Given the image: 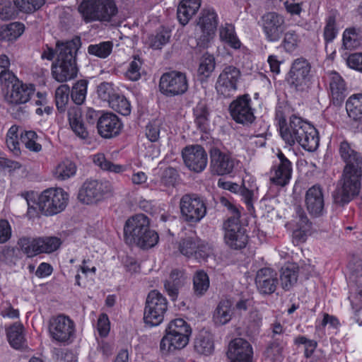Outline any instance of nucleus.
I'll list each match as a JSON object with an SVG mask.
<instances>
[{
  "label": "nucleus",
  "mask_w": 362,
  "mask_h": 362,
  "mask_svg": "<svg viewBox=\"0 0 362 362\" xmlns=\"http://www.w3.org/2000/svg\"><path fill=\"white\" fill-rule=\"evenodd\" d=\"M275 120L280 135L289 146L298 144L304 150L313 152L319 146L317 130L302 117L292 114L288 105H279L276 109Z\"/></svg>",
  "instance_id": "1"
},
{
  "label": "nucleus",
  "mask_w": 362,
  "mask_h": 362,
  "mask_svg": "<svg viewBox=\"0 0 362 362\" xmlns=\"http://www.w3.org/2000/svg\"><path fill=\"white\" fill-rule=\"evenodd\" d=\"M339 153L346 163L337 187L332 193L334 204L344 206L359 193L362 177V155L347 141L339 144Z\"/></svg>",
  "instance_id": "2"
},
{
  "label": "nucleus",
  "mask_w": 362,
  "mask_h": 362,
  "mask_svg": "<svg viewBox=\"0 0 362 362\" xmlns=\"http://www.w3.org/2000/svg\"><path fill=\"white\" fill-rule=\"evenodd\" d=\"M339 153L346 163L337 187L332 193L334 204L344 206L359 193L362 177V155L347 141L339 144Z\"/></svg>",
  "instance_id": "3"
},
{
  "label": "nucleus",
  "mask_w": 362,
  "mask_h": 362,
  "mask_svg": "<svg viewBox=\"0 0 362 362\" xmlns=\"http://www.w3.org/2000/svg\"><path fill=\"white\" fill-rule=\"evenodd\" d=\"M79 46V39L65 42H57V58L52 65V74L58 82H66L77 76L78 68L76 63V55Z\"/></svg>",
  "instance_id": "4"
},
{
  "label": "nucleus",
  "mask_w": 362,
  "mask_h": 362,
  "mask_svg": "<svg viewBox=\"0 0 362 362\" xmlns=\"http://www.w3.org/2000/svg\"><path fill=\"white\" fill-rule=\"evenodd\" d=\"M22 197L27 203L28 214L30 215L35 211V204L45 216L57 214L66 208L69 200V194L62 188H49L44 190L38 197L37 203L33 192H24Z\"/></svg>",
  "instance_id": "5"
},
{
  "label": "nucleus",
  "mask_w": 362,
  "mask_h": 362,
  "mask_svg": "<svg viewBox=\"0 0 362 362\" xmlns=\"http://www.w3.org/2000/svg\"><path fill=\"white\" fill-rule=\"evenodd\" d=\"M78 11L86 23H108L117 16L118 8L114 0H83Z\"/></svg>",
  "instance_id": "6"
},
{
  "label": "nucleus",
  "mask_w": 362,
  "mask_h": 362,
  "mask_svg": "<svg viewBox=\"0 0 362 362\" xmlns=\"http://www.w3.org/2000/svg\"><path fill=\"white\" fill-rule=\"evenodd\" d=\"M2 84L8 89L6 95V100L11 105H21L28 103L35 93V87L32 84L24 83L12 72L4 74Z\"/></svg>",
  "instance_id": "7"
},
{
  "label": "nucleus",
  "mask_w": 362,
  "mask_h": 362,
  "mask_svg": "<svg viewBox=\"0 0 362 362\" xmlns=\"http://www.w3.org/2000/svg\"><path fill=\"white\" fill-rule=\"evenodd\" d=\"M229 209L232 216L224 223V240L226 244L231 249L240 250L244 248L248 241L246 229L240 223V211L235 206L230 204Z\"/></svg>",
  "instance_id": "8"
},
{
  "label": "nucleus",
  "mask_w": 362,
  "mask_h": 362,
  "mask_svg": "<svg viewBox=\"0 0 362 362\" xmlns=\"http://www.w3.org/2000/svg\"><path fill=\"white\" fill-rule=\"evenodd\" d=\"M168 310L166 298L156 290L150 291L146 300L144 312V322L150 327L159 325Z\"/></svg>",
  "instance_id": "9"
},
{
  "label": "nucleus",
  "mask_w": 362,
  "mask_h": 362,
  "mask_svg": "<svg viewBox=\"0 0 362 362\" xmlns=\"http://www.w3.org/2000/svg\"><path fill=\"white\" fill-rule=\"evenodd\" d=\"M113 191L112 185L109 181L90 180H86L80 188L78 198L84 204H94L112 195Z\"/></svg>",
  "instance_id": "10"
},
{
  "label": "nucleus",
  "mask_w": 362,
  "mask_h": 362,
  "mask_svg": "<svg viewBox=\"0 0 362 362\" xmlns=\"http://www.w3.org/2000/svg\"><path fill=\"white\" fill-rule=\"evenodd\" d=\"M182 218L188 223L199 222L206 214L204 199L197 194H185L180 200Z\"/></svg>",
  "instance_id": "11"
},
{
  "label": "nucleus",
  "mask_w": 362,
  "mask_h": 362,
  "mask_svg": "<svg viewBox=\"0 0 362 362\" xmlns=\"http://www.w3.org/2000/svg\"><path fill=\"white\" fill-rule=\"evenodd\" d=\"M265 39L268 42H278L286 29L285 17L275 11L264 13L259 21Z\"/></svg>",
  "instance_id": "12"
},
{
  "label": "nucleus",
  "mask_w": 362,
  "mask_h": 362,
  "mask_svg": "<svg viewBox=\"0 0 362 362\" xmlns=\"http://www.w3.org/2000/svg\"><path fill=\"white\" fill-rule=\"evenodd\" d=\"M218 25V16L213 8L202 11L197 24V45L205 47L213 39Z\"/></svg>",
  "instance_id": "13"
},
{
  "label": "nucleus",
  "mask_w": 362,
  "mask_h": 362,
  "mask_svg": "<svg viewBox=\"0 0 362 362\" xmlns=\"http://www.w3.org/2000/svg\"><path fill=\"white\" fill-rule=\"evenodd\" d=\"M49 332L54 341L64 344H69L74 337L75 324L69 317L58 315L49 320Z\"/></svg>",
  "instance_id": "14"
},
{
  "label": "nucleus",
  "mask_w": 362,
  "mask_h": 362,
  "mask_svg": "<svg viewBox=\"0 0 362 362\" xmlns=\"http://www.w3.org/2000/svg\"><path fill=\"white\" fill-rule=\"evenodd\" d=\"M312 66L310 63L303 57L295 59L289 71L291 86L298 91L308 89L312 78Z\"/></svg>",
  "instance_id": "15"
},
{
  "label": "nucleus",
  "mask_w": 362,
  "mask_h": 362,
  "mask_svg": "<svg viewBox=\"0 0 362 362\" xmlns=\"http://www.w3.org/2000/svg\"><path fill=\"white\" fill-rule=\"evenodd\" d=\"M159 88L166 96L182 95L188 89V83L185 74L180 71L165 73L160 79Z\"/></svg>",
  "instance_id": "16"
},
{
  "label": "nucleus",
  "mask_w": 362,
  "mask_h": 362,
  "mask_svg": "<svg viewBox=\"0 0 362 362\" xmlns=\"http://www.w3.org/2000/svg\"><path fill=\"white\" fill-rule=\"evenodd\" d=\"M251 103L250 96L244 95L239 96L230 104V115L235 122L248 125L255 121V116Z\"/></svg>",
  "instance_id": "17"
},
{
  "label": "nucleus",
  "mask_w": 362,
  "mask_h": 362,
  "mask_svg": "<svg viewBox=\"0 0 362 362\" xmlns=\"http://www.w3.org/2000/svg\"><path fill=\"white\" fill-rule=\"evenodd\" d=\"M185 165L194 173H201L206 167L208 156L204 148L198 144L185 146L182 151Z\"/></svg>",
  "instance_id": "18"
},
{
  "label": "nucleus",
  "mask_w": 362,
  "mask_h": 362,
  "mask_svg": "<svg viewBox=\"0 0 362 362\" xmlns=\"http://www.w3.org/2000/svg\"><path fill=\"white\" fill-rule=\"evenodd\" d=\"M241 74L238 69L233 66L224 68L220 74L216 83V90L218 94L224 98L230 97L237 90V83Z\"/></svg>",
  "instance_id": "19"
},
{
  "label": "nucleus",
  "mask_w": 362,
  "mask_h": 362,
  "mask_svg": "<svg viewBox=\"0 0 362 362\" xmlns=\"http://www.w3.org/2000/svg\"><path fill=\"white\" fill-rule=\"evenodd\" d=\"M210 157L211 168L214 174L223 175L233 172L236 161L230 154L222 152L216 147H212Z\"/></svg>",
  "instance_id": "20"
},
{
  "label": "nucleus",
  "mask_w": 362,
  "mask_h": 362,
  "mask_svg": "<svg viewBox=\"0 0 362 362\" xmlns=\"http://www.w3.org/2000/svg\"><path fill=\"white\" fill-rule=\"evenodd\" d=\"M276 156L279 163L273 167L270 180L276 185L284 187L288 184L291 178L292 163L281 151H278Z\"/></svg>",
  "instance_id": "21"
},
{
  "label": "nucleus",
  "mask_w": 362,
  "mask_h": 362,
  "mask_svg": "<svg viewBox=\"0 0 362 362\" xmlns=\"http://www.w3.org/2000/svg\"><path fill=\"white\" fill-rule=\"evenodd\" d=\"M123 124L119 118L112 112L102 114L98 118L97 128L98 134L105 139L119 135Z\"/></svg>",
  "instance_id": "22"
},
{
  "label": "nucleus",
  "mask_w": 362,
  "mask_h": 362,
  "mask_svg": "<svg viewBox=\"0 0 362 362\" xmlns=\"http://www.w3.org/2000/svg\"><path fill=\"white\" fill-rule=\"evenodd\" d=\"M149 219L143 214H139L129 218L125 223L124 234L126 243L132 245V242L140 235L144 231L149 229Z\"/></svg>",
  "instance_id": "23"
},
{
  "label": "nucleus",
  "mask_w": 362,
  "mask_h": 362,
  "mask_svg": "<svg viewBox=\"0 0 362 362\" xmlns=\"http://www.w3.org/2000/svg\"><path fill=\"white\" fill-rule=\"evenodd\" d=\"M305 204L308 211L313 216L319 217L325 212L323 189L320 185L308 188L305 196Z\"/></svg>",
  "instance_id": "24"
},
{
  "label": "nucleus",
  "mask_w": 362,
  "mask_h": 362,
  "mask_svg": "<svg viewBox=\"0 0 362 362\" xmlns=\"http://www.w3.org/2000/svg\"><path fill=\"white\" fill-rule=\"evenodd\" d=\"M278 284V274L275 270L264 267L257 271L255 276V284L261 294L270 295L274 293Z\"/></svg>",
  "instance_id": "25"
},
{
  "label": "nucleus",
  "mask_w": 362,
  "mask_h": 362,
  "mask_svg": "<svg viewBox=\"0 0 362 362\" xmlns=\"http://www.w3.org/2000/svg\"><path fill=\"white\" fill-rule=\"evenodd\" d=\"M329 96L334 105H340L347 95V88L343 78L334 71L327 73Z\"/></svg>",
  "instance_id": "26"
},
{
  "label": "nucleus",
  "mask_w": 362,
  "mask_h": 362,
  "mask_svg": "<svg viewBox=\"0 0 362 362\" xmlns=\"http://www.w3.org/2000/svg\"><path fill=\"white\" fill-rule=\"evenodd\" d=\"M346 110L351 126L362 132V94L353 95L346 103Z\"/></svg>",
  "instance_id": "27"
},
{
  "label": "nucleus",
  "mask_w": 362,
  "mask_h": 362,
  "mask_svg": "<svg viewBox=\"0 0 362 362\" xmlns=\"http://www.w3.org/2000/svg\"><path fill=\"white\" fill-rule=\"evenodd\" d=\"M252 346L245 339L236 338L229 343L227 356L230 360H252Z\"/></svg>",
  "instance_id": "28"
},
{
  "label": "nucleus",
  "mask_w": 362,
  "mask_h": 362,
  "mask_svg": "<svg viewBox=\"0 0 362 362\" xmlns=\"http://www.w3.org/2000/svg\"><path fill=\"white\" fill-rule=\"evenodd\" d=\"M234 314L233 303L230 299H222L219 301L213 313V321L217 326L228 324Z\"/></svg>",
  "instance_id": "29"
},
{
  "label": "nucleus",
  "mask_w": 362,
  "mask_h": 362,
  "mask_svg": "<svg viewBox=\"0 0 362 362\" xmlns=\"http://www.w3.org/2000/svg\"><path fill=\"white\" fill-rule=\"evenodd\" d=\"M188 335H180L165 332L160 343V349L164 353L173 351L185 347L189 342Z\"/></svg>",
  "instance_id": "30"
},
{
  "label": "nucleus",
  "mask_w": 362,
  "mask_h": 362,
  "mask_svg": "<svg viewBox=\"0 0 362 362\" xmlns=\"http://www.w3.org/2000/svg\"><path fill=\"white\" fill-rule=\"evenodd\" d=\"M194 350L200 355H211L214 351V340L212 334L207 330H201L194 339Z\"/></svg>",
  "instance_id": "31"
},
{
  "label": "nucleus",
  "mask_w": 362,
  "mask_h": 362,
  "mask_svg": "<svg viewBox=\"0 0 362 362\" xmlns=\"http://www.w3.org/2000/svg\"><path fill=\"white\" fill-rule=\"evenodd\" d=\"M185 276L184 272L180 269H173L170 276L164 282V288L173 300L177 299L179 290L184 286Z\"/></svg>",
  "instance_id": "32"
},
{
  "label": "nucleus",
  "mask_w": 362,
  "mask_h": 362,
  "mask_svg": "<svg viewBox=\"0 0 362 362\" xmlns=\"http://www.w3.org/2000/svg\"><path fill=\"white\" fill-rule=\"evenodd\" d=\"M68 117L70 127L75 134L80 139H87L88 132L82 120L81 109L79 107H71L68 111Z\"/></svg>",
  "instance_id": "33"
},
{
  "label": "nucleus",
  "mask_w": 362,
  "mask_h": 362,
  "mask_svg": "<svg viewBox=\"0 0 362 362\" xmlns=\"http://www.w3.org/2000/svg\"><path fill=\"white\" fill-rule=\"evenodd\" d=\"M200 5V0H182L177 9V16L180 24L187 25L190 18L197 12Z\"/></svg>",
  "instance_id": "34"
},
{
  "label": "nucleus",
  "mask_w": 362,
  "mask_h": 362,
  "mask_svg": "<svg viewBox=\"0 0 362 362\" xmlns=\"http://www.w3.org/2000/svg\"><path fill=\"white\" fill-rule=\"evenodd\" d=\"M7 337L10 345L16 349L27 347L24 336V328L21 323H14L7 330Z\"/></svg>",
  "instance_id": "35"
},
{
  "label": "nucleus",
  "mask_w": 362,
  "mask_h": 362,
  "mask_svg": "<svg viewBox=\"0 0 362 362\" xmlns=\"http://www.w3.org/2000/svg\"><path fill=\"white\" fill-rule=\"evenodd\" d=\"M24 30V25L20 22L2 26L0 29V40L5 42L15 41L23 33Z\"/></svg>",
  "instance_id": "36"
},
{
  "label": "nucleus",
  "mask_w": 362,
  "mask_h": 362,
  "mask_svg": "<svg viewBox=\"0 0 362 362\" xmlns=\"http://www.w3.org/2000/svg\"><path fill=\"white\" fill-rule=\"evenodd\" d=\"M298 268L294 264L286 266L281 269L280 275L281 285L285 291H289L298 280Z\"/></svg>",
  "instance_id": "37"
},
{
  "label": "nucleus",
  "mask_w": 362,
  "mask_h": 362,
  "mask_svg": "<svg viewBox=\"0 0 362 362\" xmlns=\"http://www.w3.org/2000/svg\"><path fill=\"white\" fill-rule=\"evenodd\" d=\"M220 38L230 47L237 49L241 46V42L238 38L235 27L230 23H226L219 30Z\"/></svg>",
  "instance_id": "38"
},
{
  "label": "nucleus",
  "mask_w": 362,
  "mask_h": 362,
  "mask_svg": "<svg viewBox=\"0 0 362 362\" xmlns=\"http://www.w3.org/2000/svg\"><path fill=\"white\" fill-rule=\"evenodd\" d=\"M76 172V165L69 160H64L55 167L53 174L58 180H65L73 177Z\"/></svg>",
  "instance_id": "39"
},
{
  "label": "nucleus",
  "mask_w": 362,
  "mask_h": 362,
  "mask_svg": "<svg viewBox=\"0 0 362 362\" xmlns=\"http://www.w3.org/2000/svg\"><path fill=\"white\" fill-rule=\"evenodd\" d=\"M158 233L149 228L136 238L132 242V245L134 244L143 249H148L154 247L158 243Z\"/></svg>",
  "instance_id": "40"
},
{
  "label": "nucleus",
  "mask_w": 362,
  "mask_h": 362,
  "mask_svg": "<svg viewBox=\"0 0 362 362\" xmlns=\"http://www.w3.org/2000/svg\"><path fill=\"white\" fill-rule=\"evenodd\" d=\"M209 287V279L204 271H198L193 277V291L196 296L204 295Z\"/></svg>",
  "instance_id": "41"
},
{
  "label": "nucleus",
  "mask_w": 362,
  "mask_h": 362,
  "mask_svg": "<svg viewBox=\"0 0 362 362\" xmlns=\"http://www.w3.org/2000/svg\"><path fill=\"white\" fill-rule=\"evenodd\" d=\"M170 32L164 28L158 29L155 34L148 37V44L151 47L155 49H161L170 39Z\"/></svg>",
  "instance_id": "42"
},
{
  "label": "nucleus",
  "mask_w": 362,
  "mask_h": 362,
  "mask_svg": "<svg viewBox=\"0 0 362 362\" xmlns=\"http://www.w3.org/2000/svg\"><path fill=\"white\" fill-rule=\"evenodd\" d=\"M18 245L21 250L29 257L40 254L39 238H21Z\"/></svg>",
  "instance_id": "43"
},
{
  "label": "nucleus",
  "mask_w": 362,
  "mask_h": 362,
  "mask_svg": "<svg viewBox=\"0 0 362 362\" xmlns=\"http://www.w3.org/2000/svg\"><path fill=\"white\" fill-rule=\"evenodd\" d=\"M286 342L272 341L265 350V357L270 362H282L283 349Z\"/></svg>",
  "instance_id": "44"
},
{
  "label": "nucleus",
  "mask_w": 362,
  "mask_h": 362,
  "mask_svg": "<svg viewBox=\"0 0 362 362\" xmlns=\"http://www.w3.org/2000/svg\"><path fill=\"white\" fill-rule=\"evenodd\" d=\"M113 43L111 41L101 42L98 44L90 45L88 47V52L90 55L105 59L112 52Z\"/></svg>",
  "instance_id": "45"
},
{
  "label": "nucleus",
  "mask_w": 362,
  "mask_h": 362,
  "mask_svg": "<svg viewBox=\"0 0 362 362\" xmlns=\"http://www.w3.org/2000/svg\"><path fill=\"white\" fill-rule=\"evenodd\" d=\"M342 46L345 49H354L361 45V37L355 28H346L342 36Z\"/></svg>",
  "instance_id": "46"
},
{
  "label": "nucleus",
  "mask_w": 362,
  "mask_h": 362,
  "mask_svg": "<svg viewBox=\"0 0 362 362\" xmlns=\"http://www.w3.org/2000/svg\"><path fill=\"white\" fill-rule=\"evenodd\" d=\"M88 83V81L82 79L74 84L71 91V97L76 105L83 103L87 94Z\"/></svg>",
  "instance_id": "47"
},
{
  "label": "nucleus",
  "mask_w": 362,
  "mask_h": 362,
  "mask_svg": "<svg viewBox=\"0 0 362 362\" xmlns=\"http://www.w3.org/2000/svg\"><path fill=\"white\" fill-rule=\"evenodd\" d=\"M109 106L118 113L127 116L131 113V105L127 99L119 93L108 103Z\"/></svg>",
  "instance_id": "48"
},
{
  "label": "nucleus",
  "mask_w": 362,
  "mask_h": 362,
  "mask_svg": "<svg viewBox=\"0 0 362 362\" xmlns=\"http://www.w3.org/2000/svg\"><path fill=\"white\" fill-rule=\"evenodd\" d=\"M215 69L214 58L211 55H204L198 69V76L201 81L209 78Z\"/></svg>",
  "instance_id": "49"
},
{
  "label": "nucleus",
  "mask_w": 362,
  "mask_h": 362,
  "mask_svg": "<svg viewBox=\"0 0 362 362\" xmlns=\"http://www.w3.org/2000/svg\"><path fill=\"white\" fill-rule=\"evenodd\" d=\"M13 1L18 11L26 13L35 12L45 3V0H13Z\"/></svg>",
  "instance_id": "50"
},
{
  "label": "nucleus",
  "mask_w": 362,
  "mask_h": 362,
  "mask_svg": "<svg viewBox=\"0 0 362 362\" xmlns=\"http://www.w3.org/2000/svg\"><path fill=\"white\" fill-rule=\"evenodd\" d=\"M70 88L66 84L59 86L55 91V103L57 110L62 112L65 111L66 105L69 99Z\"/></svg>",
  "instance_id": "51"
},
{
  "label": "nucleus",
  "mask_w": 362,
  "mask_h": 362,
  "mask_svg": "<svg viewBox=\"0 0 362 362\" xmlns=\"http://www.w3.org/2000/svg\"><path fill=\"white\" fill-rule=\"evenodd\" d=\"M6 146L15 155L21 153L20 144L18 141V127L13 125L8 131L6 139Z\"/></svg>",
  "instance_id": "52"
},
{
  "label": "nucleus",
  "mask_w": 362,
  "mask_h": 362,
  "mask_svg": "<svg viewBox=\"0 0 362 362\" xmlns=\"http://www.w3.org/2000/svg\"><path fill=\"white\" fill-rule=\"evenodd\" d=\"M165 332L180 335L190 336L192 329L189 325L182 319L177 318L172 320L166 327Z\"/></svg>",
  "instance_id": "53"
},
{
  "label": "nucleus",
  "mask_w": 362,
  "mask_h": 362,
  "mask_svg": "<svg viewBox=\"0 0 362 362\" xmlns=\"http://www.w3.org/2000/svg\"><path fill=\"white\" fill-rule=\"evenodd\" d=\"M93 163L100 167L102 170H107L119 173L124 170L123 165L114 164L111 161L107 160L104 154L98 153L93 156Z\"/></svg>",
  "instance_id": "54"
},
{
  "label": "nucleus",
  "mask_w": 362,
  "mask_h": 362,
  "mask_svg": "<svg viewBox=\"0 0 362 362\" xmlns=\"http://www.w3.org/2000/svg\"><path fill=\"white\" fill-rule=\"evenodd\" d=\"M21 140L26 148L33 152H39L42 150V146L39 144L38 136L33 131H25L21 134Z\"/></svg>",
  "instance_id": "55"
},
{
  "label": "nucleus",
  "mask_w": 362,
  "mask_h": 362,
  "mask_svg": "<svg viewBox=\"0 0 362 362\" xmlns=\"http://www.w3.org/2000/svg\"><path fill=\"white\" fill-rule=\"evenodd\" d=\"M195 123L199 129L206 131L209 122V111L204 104H198L194 110Z\"/></svg>",
  "instance_id": "56"
},
{
  "label": "nucleus",
  "mask_w": 362,
  "mask_h": 362,
  "mask_svg": "<svg viewBox=\"0 0 362 362\" xmlns=\"http://www.w3.org/2000/svg\"><path fill=\"white\" fill-rule=\"evenodd\" d=\"M40 253H51L56 251L61 245V240L57 237L39 238Z\"/></svg>",
  "instance_id": "57"
},
{
  "label": "nucleus",
  "mask_w": 362,
  "mask_h": 362,
  "mask_svg": "<svg viewBox=\"0 0 362 362\" xmlns=\"http://www.w3.org/2000/svg\"><path fill=\"white\" fill-rule=\"evenodd\" d=\"M300 42L299 37L293 30H288L284 33L282 46L288 52H293Z\"/></svg>",
  "instance_id": "58"
},
{
  "label": "nucleus",
  "mask_w": 362,
  "mask_h": 362,
  "mask_svg": "<svg viewBox=\"0 0 362 362\" xmlns=\"http://www.w3.org/2000/svg\"><path fill=\"white\" fill-rule=\"evenodd\" d=\"M117 91L114 88L112 83L103 82L98 87V94L99 98L108 103L117 94Z\"/></svg>",
  "instance_id": "59"
},
{
  "label": "nucleus",
  "mask_w": 362,
  "mask_h": 362,
  "mask_svg": "<svg viewBox=\"0 0 362 362\" xmlns=\"http://www.w3.org/2000/svg\"><path fill=\"white\" fill-rule=\"evenodd\" d=\"M142 62L139 58L134 57L129 63V67L126 71V77L136 81L141 78Z\"/></svg>",
  "instance_id": "60"
},
{
  "label": "nucleus",
  "mask_w": 362,
  "mask_h": 362,
  "mask_svg": "<svg viewBox=\"0 0 362 362\" xmlns=\"http://www.w3.org/2000/svg\"><path fill=\"white\" fill-rule=\"evenodd\" d=\"M336 27V18L334 16H329L326 19V25L324 28V38L327 42H332L337 35Z\"/></svg>",
  "instance_id": "61"
},
{
  "label": "nucleus",
  "mask_w": 362,
  "mask_h": 362,
  "mask_svg": "<svg viewBox=\"0 0 362 362\" xmlns=\"http://www.w3.org/2000/svg\"><path fill=\"white\" fill-rule=\"evenodd\" d=\"M161 122L159 120L150 122L146 127V136L151 142H156L160 137Z\"/></svg>",
  "instance_id": "62"
},
{
  "label": "nucleus",
  "mask_w": 362,
  "mask_h": 362,
  "mask_svg": "<svg viewBox=\"0 0 362 362\" xmlns=\"http://www.w3.org/2000/svg\"><path fill=\"white\" fill-rule=\"evenodd\" d=\"M197 247V244L192 238L183 239L179 244L180 252L186 257L195 255Z\"/></svg>",
  "instance_id": "63"
},
{
  "label": "nucleus",
  "mask_w": 362,
  "mask_h": 362,
  "mask_svg": "<svg viewBox=\"0 0 362 362\" xmlns=\"http://www.w3.org/2000/svg\"><path fill=\"white\" fill-rule=\"evenodd\" d=\"M177 174L176 170L173 168H166L160 178V185L164 187H173L177 181Z\"/></svg>",
  "instance_id": "64"
}]
</instances>
